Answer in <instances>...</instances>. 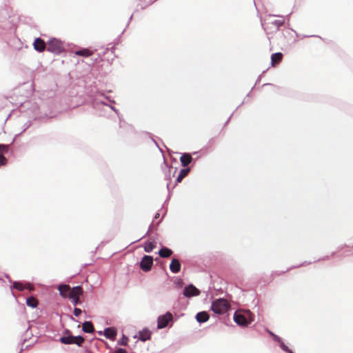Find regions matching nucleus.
<instances>
[{
    "label": "nucleus",
    "mask_w": 353,
    "mask_h": 353,
    "mask_svg": "<svg viewBox=\"0 0 353 353\" xmlns=\"http://www.w3.org/2000/svg\"><path fill=\"white\" fill-rule=\"evenodd\" d=\"M230 305L229 302L224 299H218L214 301L211 305V310L217 314H223L228 312Z\"/></svg>",
    "instance_id": "obj_1"
},
{
    "label": "nucleus",
    "mask_w": 353,
    "mask_h": 353,
    "mask_svg": "<svg viewBox=\"0 0 353 353\" xmlns=\"http://www.w3.org/2000/svg\"><path fill=\"white\" fill-rule=\"evenodd\" d=\"M254 314L248 312L247 316L239 312H236L234 314V321L236 324L241 326H247L254 321Z\"/></svg>",
    "instance_id": "obj_2"
},
{
    "label": "nucleus",
    "mask_w": 353,
    "mask_h": 353,
    "mask_svg": "<svg viewBox=\"0 0 353 353\" xmlns=\"http://www.w3.org/2000/svg\"><path fill=\"white\" fill-rule=\"evenodd\" d=\"M64 49L63 43L55 38L50 39L47 43V50L53 53L59 54Z\"/></svg>",
    "instance_id": "obj_3"
},
{
    "label": "nucleus",
    "mask_w": 353,
    "mask_h": 353,
    "mask_svg": "<svg viewBox=\"0 0 353 353\" xmlns=\"http://www.w3.org/2000/svg\"><path fill=\"white\" fill-rule=\"evenodd\" d=\"M85 339L81 336H73L71 335L62 336L60 341L64 344H76L78 346H81Z\"/></svg>",
    "instance_id": "obj_4"
},
{
    "label": "nucleus",
    "mask_w": 353,
    "mask_h": 353,
    "mask_svg": "<svg viewBox=\"0 0 353 353\" xmlns=\"http://www.w3.org/2000/svg\"><path fill=\"white\" fill-rule=\"evenodd\" d=\"M153 265V258L151 256L145 255L140 263V268L144 272H148L151 270Z\"/></svg>",
    "instance_id": "obj_5"
},
{
    "label": "nucleus",
    "mask_w": 353,
    "mask_h": 353,
    "mask_svg": "<svg viewBox=\"0 0 353 353\" xmlns=\"http://www.w3.org/2000/svg\"><path fill=\"white\" fill-rule=\"evenodd\" d=\"M172 314L168 312L165 314L161 315L158 318V328L162 329L165 327L170 321L172 320Z\"/></svg>",
    "instance_id": "obj_6"
},
{
    "label": "nucleus",
    "mask_w": 353,
    "mask_h": 353,
    "mask_svg": "<svg viewBox=\"0 0 353 353\" xmlns=\"http://www.w3.org/2000/svg\"><path fill=\"white\" fill-rule=\"evenodd\" d=\"M199 294L200 291L193 285H189L188 286L185 287L183 291L184 296L187 297L198 296Z\"/></svg>",
    "instance_id": "obj_7"
},
{
    "label": "nucleus",
    "mask_w": 353,
    "mask_h": 353,
    "mask_svg": "<svg viewBox=\"0 0 353 353\" xmlns=\"http://www.w3.org/2000/svg\"><path fill=\"white\" fill-rule=\"evenodd\" d=\"M34 48L38 52H43L47 48V44L41 38H37L33 43Z\"/></svg>",
    "instance_id": "obj_8"
},
{
    "label": "nucleus",
    "mask_w": 353,
    "mask_h": 353,
    "mask_svg": "<svg viewBox=\"0 0 353 353\" xmlns=\"http://www.w3.org/2000/svg\"><path fill=\"white\" fill-rule=\"evenodd\" d=\"M83 292V288L81 286H76L72 288L70 287V291L68 293V297L69 299H72L76 296H79Z\"/></svg>",
    "instance_id": "obj_9"
},
{
    "label": "nucleus",
    "mask_w": 353,
    "mask_h": 353,
    "mask_svg": "<svg viewBox=\"0 0 353 353\" xmlns=\"http://www.w3.org/2000/svg\"><path fill=\"white\" fill-rule=\"evenodd\" d=\"M283 55L281 52L274 53L271 56V64L275 66L279 64L283 59Z\"/></svg>",
    "instance_id": "obj_10"
},
{
    "label": "nucleus",
    "mask_w": 353,
    "mask_h": 353,
    "mask_svg": "<svg viewBox=\"0 0 353 353\" xmlns=\"http://www.w3.org/2000/svg\"><path fill=\"white\" fill-rule=\"evenodd\" d=\"M170 269L173 273H178L181 270V263L176 259H173L170 265Z\"/></svg>",
    "instance_id": "obj_11"
},
{
    "label": "nucleus",
    "mask_w": 353,
    "mask_h": 353,
    "mask_svg": "<svg viewBox=\"0 0 353 353\" xmlns=\"http://www.w3.org/2000/svg\"><path fill=\"white\" fill-rule=\"evenodd\" d=\"M104 335L110 340H114L117 336V330L114 327H108L104 330Z\"/></svg>",
    "instance_id": "obj_12"
},
{
    "label": "nucleus",
    "mask_w": 353,
    "mask_h": 353,
    "mask_svg": "<svg viewBox=\"0 0 353 353\" xmlns=\"http://www.w3.org/2000/svg\"><path fill=\"white\" fill-rule=\"evenodd\" d=\"M58 290L59 291L61 296H63V298H66L68 297L70 291V285L66 284L60 285L58 287Z\"/></svg>",
    "instance_id": "obj_13"
},
{
    "label": "nucleus",
    "mask_w": 353,
    "mask_h": 353,
    "mask_svg": "<svg viewBox=\"0 0 353 353\" xmlns=\"http://www.w3.org/2000/svg\"><path fill=\"white\" fill-rule=\"evenodd\" d=\"M192 160V156L188 153L183 154L180 158L181 165L184 167L188 165L191 163Z\"/></svg>",
    "instance_id": "obj_14"
},
{
    "label": "nucleus",
    "mask_w": 353,
    "mask_h": 353,
    "mask_svg": "<svg viewBox=\"0 0 353 353\" xmlns=\"http://www.w3.org/2000/svg\"><path fill=\"white\" fill-rule=\"evenodd\" d=\"M209 318L210 316L206 312H199L196 316V319L197 321L199 323L206 322L209 319Z\"/></svg>",
    "instance_id": "obj_15"
},
{
    "label": "nucleus",
    "mask_w": 353,
    "mask_h": 353,
    "mask_svg": "<svg viewBox=\"0 0 353 353\" xmlns=\"http://www.w3.org/2000/svg\"><path fill=\"white\" fill-rule=\"evenodd\" d=\"M83 331L86 333H92L94 332V326L90 321H85L82 325Z\"/></svg>",
    "instance_id": "obj_16"
},
{
    "label": "nucleus",
    "mask_w": 353,
    "mask_h": 353,
    "mask_svg": "<svg viewBox=\"0 0 353 353\" xmlns=\"http://www.w3.org/2000/svg\"><path fill=\"white\" fill-rule=\"evenodd\" d=\"M151 332L148 330H143L139 332V339L142 341H145L150 339Z\"/></svg>",
    "instance_id": "obj_17"
},
{
    "label": "nucleus",
    "mask_w": 353,
    "mask_h": 353,
    "mask_svg": "<svg viewBox=\"0 0 353 353\" xmlns=\"http://www.w3.org/2000/svg\"><path fill=\"white\" fill-rule=\"evenodd\" d=\"M75 54L85 57H90L93 54V52L89 49L84 48L75 52Z\"/></svg>",
    "instance_id": "obj_18"
},
{
    "label": "nucleus",
    "mask_w": 353,
    "mask_h": 353,
    "mask_svg": "<svg viewBox=\"0 0 353 353\" xmlns=\"http://www.w3.org/2000/svg\"><path fill=\"white\" fill-rule=\"evenodd\" d=\"M159 254L162 258H168L172 254V251L164 247L159 250Z\"/></svg>",
    "instance_id": "obj_19"
},
{
    "label": "nucleus",
    "mask_w": 353,
    "mask_h": 353,
    "mask_svg": "<svg viewBox=\"0 0 353 353\" xmlns=\"http://www.w3.org/2000/svg\"><path fill=\"white\" fill-rule=\"evenodd\" d=\"M190 168H184L181 170L179 176H177V183H181L183 178H185L190 172Z\"/></svg>",
    "instance_id": "obj_20"
},
{
    "label": "nucleus",
    "mask_w": 353,
    "mask_h": 353,
    "mask_svg": "<svg viewBox=\"0 0 353 353\" xmlns=\"http://www.w3.org/2000/svg\"><path fill=\"white\" fill-rule=\"evenodd\" d=\"M38 301L34 296H30L26 300V304L31 307H36L38 305Z\"/></svg>",
    "instance_id": "obj_21"
},
{
    "label": "nucleus",
    "mask_w": 353,
    "mask_h": 353,
    "mask_svg": "<svg viewBox=\"0 0 353 353\" xmlns=\"http://www.w3.org/2000/svg\"><path fill=\"white\" fill-rule=\"evenodd\" d=\"M155 248L154 243L152 241H148L145 243L144 250L146 252H150Z\"/></svg>",
    "instance_id": "obj_22"
},
{
    "label": "nucleus",
    "mask_w": 353,
    "mask_h": 353,
    "mask_svg": "<svg viewBox=\"0 0 353 353\" xmlns=\"http://www.w3.org/2000/svg\"><path fill=\"white\" fill-rule=\"evenodd\" d=\"M13 288L19 291H23L26 289L25 284L17 281L14 282Z\"/></svg>",
    "instance_id": "obj_23"
},
{
    "label": "nucleus",
    "mask_w": 353,
    "mask_h": 353,
    "mask_svg": "<svg viewBox=\"0 0 353 353\" xmlns=\"http://www.w3.org/2000/svg\"><path fill=\"white\" fill-rule=\"evenodd\" d=\"M280 346L283 350L288 353H293L292 350H290L288 346H286L283 342H281Z\"/></svg>",
    "instance_id": "obj_24"
},
{
    "label": "nucleus",
    "mask_w": 353,
    "mask_h": 353,
    "mask_svg": "<svg viewBox=\"0 0 353 353\" xmlns=\"http://www.w3.org/2000/svg\"><path fill=\"white\" fill-rule=\"evenodd\" d=\"M6 159L3 154H0V165H5L6 163Z\"/></svg>",
    "instance_id": "obj_25"
},
{
    "label": "nucleus",
    "mask_w": 353,
    "mask_h": 353,
    "mask_svg": "<svg viewBox=\"0 0 353 353\" xmlns=\"http://www.w3.org/2000/svg\"><path fill=\"white\" fill-rule=\"evenodd\" d=\"M128 339L125 336H123L121 341L119 342V344L121 345H126L128 343Z\"/></svg>",
    "instance_id": "obj_26"
},
{
    "label": "nucleus",
    "mask_w": 353,
    "mask_h": 353,
    "mask_svg": "<svg viewBox=\"0 0 353 353\" xmlns=\"http://www.w3.org/2000/svg\"><path fill=\"white\" fill-rule=\"evenodd\" d=\"M82 311L81 309L75 307L74 310V315L75 316H79L81 314Z\"/></svg>",
    "instance_id": "obj_27"
},
{
    "label": "nucleus",
    "mask_w": 353,
    "mask_h": 353,
    "mask_svg": "<svg viewBox=\"0 0 353 353\" xmlns=\"http://www.w3.org/2000/svg\"><path fill=\"white\" fill-rule=\"evenodd\" d=\"M26 289H28L30 291L34 290V288L32 285L30 283H26L25 284Z\"/></svg>",
    "instance_id": "obj_28"
},
{
    "label": "nucleus",
    "mask_w": 353,
    "mask_h": 353,
    "mask_svg": "<svg viewBox=\"0 0 353 353\" xmlns=\"http://www.w3.org/2000/svg\"><path fill=\"white\" fill-rule=\"evenodd\" d=\"M71 299H72V302H73V303L74 305H77V304L79 303V296H76V297L72 298Z\"/></svg>",
    "instance_id": "obj_29"
},
{
    "label": "nucleus",
    "mask_w": 353,
    "mask_h": 353,
    "mask_svg": "<svg viewBox=\"0 0 353 353\" xmlns=\"http://www.w3.org/2000/svg\"><path fill=\"white\" fill-rule=\"evenodd\" d=\"M8 150V145H0V152H5Z\"/></svg>",
    "instance_id": "obj_30"
},
{
    "label": "nucleus",
    "mask_w": 353,
    "mask_h": 353,
    "mask_svg": "<svg viewBox=\"0 0 353 353\" xmlns=\"http://www.w3.org/2000/svg\"><path fill=\"white\" fill-rule=\"evenodd\" d=\"M114 353H127L126 350L123 348L117 349Z\"/></svg>",
    "instance_id": "obj_31"
}]
</instances>
